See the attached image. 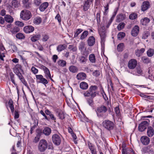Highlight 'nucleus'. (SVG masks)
<instances>
[{"label": "nucleus", "mask_w": 154, "mask_h": 154, "mask_svg": "<svg viewBox=\"0 0 154 154\" xmlns=\"http://www.w3.org/2000/svg\"><path fill=\"white\" fill-rule=\"evenodd\" d=\"M13 71L23 83L26 86H28L26 82L20 73L21 72L23 71L21 66L19 64H17L13 69Z\"/></svg>", "instance_id": "nucleus-1"}, {"label": "nucleus", "mask_w": 154, "mask_h": 154, "mask_svg": "<svg viewBox=\"0 0 154 154\" xmlns=\"http://www.w3.org/2000/svg\"><path fill=\"white\" fill-rule=\"evenodd\" d=\"M98 33L100 36L101 44L102 48L104 47V43L106 37V30L105 28L103 26L98 29Z\"/></svg>", "instance_id": "nucleus-2"}, {"label": "nucleus", "mask_w": 154, "mask_h": 154, "mask_svg": "<svg viewBox=\"0 0 154 154\" xmlns=\"http://www.w3.org/2000/svg\"><path fill=\"white\" fill-rule=\"evenodd\" d=\"M97 87L95 86H92L89 88V90L84 93L85 97L91 96L94 98L96 96V92L95 91L97 90Z\"/></svg>", "instance_id": "nucleus-3"}, {"label": "nucleus", "mask_w": 154, "mask_h": 154, "mask_svg": "<svg viewBox=\"0 0 154 154\" xmlns=\"http://www.w3.org/2000/svg\"><path fill=\"white\" fill-rule=\"evenodd\" d=\"M48 146V143L47 141L44 139L40 140L38 146V150L40 152H44L47 149Z\"/></svg>", "instance_id": "nucleus-4"}, {"label": "nucleus", "mask_w": 154, "mask_h": 154, "mask_svg": "<svg viewBox=\"0 0 154 154\" xmlns=\"http://www.w3.org/2000/svg\"><path fill=\"white\" fill-rule=\"evenodd\" d=\"M31 17L32 15L30 12L27 10H22L20 14V18L25 20H29Z\"/></svg>", "instance_id": "nucleus-5"}, {"label": "nucleus", "mask_w": 154, "mask_h": 154, "mask_svg": "<svg viewBox=\"0 0 154 154\" xmlns=\"http://www.w3.org/2000/svg\"><path fill=\"white\" fill-rule=\"evenodd\" d=\"M107 110L106 108L104 106L97 108L96 110L97 116L99 117H103L104 116L103 113L106 112Z\"/></svg>", "instance_id": "nucleus-6"}, {"label": "nucleus", "mask_w": 154, "mask_h": 154, "mask_svg": "<svg viewBox=\"0 0 154 154\" xmlns=\"http://www.w3.org/2000/svg\"><path fill=\"white\" fill-rule=\"evenodd\" d=\"M103 125L105 128L109 130L113 129L114 127V123L109 120H106L103 121Z\"/></svg>", "instance_id": "nucleus-7"}, {"label": "nucleus", "mask_w": 154, "mask_h": 154, "mask_svg": "<svg viewBox=\"0 0 154 154\" xmlns=\"http://www.w3.org/2000/svg\"><path fill=\"white\" fill-rule=\"evenodd\" d=\"M149 120L148 119L142 122L139 125V130L141 132L143 131L149 125Z\"/></svg>", "instance_id": "nucleus-8"}, {"label": "nucleus", "mask_w": 154, "mask_h": 154, "mask_svg": "<svg viewBox=\"0 0 154 154\" xmlns=\"http://www.w3.org/2000/svg\"><path fill=\"white\" fill-rule=\"evenodd\" d=\"M36 81L37 83H41L44 85H45L48 83L47 79L43 77L41 75H35Z\"/></svg>", "instance_id": "nucleus-9"}, {"label": "nucleus", "mask_w": 154, "mask_h": 154, "mask_svg": "<svg viewBox=\"0 0 154 154\" xmlns=\"http://www.w3.org/2000/svg\"><path fill=\"white\" fill-rule=\"evenodd\" d=\"M53 142L56 145H59L61 143V139L60 136L57 134H54L52 136Z\"/></svg>", "instance_id": "nucleus-10"}, {"label": "nucleus", "mask_w": 154, "mask_h": 154, "mask_svg": "<svg viewBox=\"0 0 154 154\" xmlns=\"http://www.w3.org/2000/svg\"><path fill=\"white\" fill-rule=\"evenodd\" d=\"M93 4V0H86L84 2V3L83 10L87 11L90 8L91 5Z\"/></svg>", "instance_id": "nucleus-11"}, {"label": "nucleus", "mask_w": 154, "mask_h": 154, "mask_svg": "<svg viewBox=\"0 0 154 154\" xmlns=\"http://www.w3.org/2000/svg\"><path fill=\"white\" fill-rule=\"evenodd\" d=\"M137 64V61L135 59H132L129 61L128 63V66L129 69H133L136 67Z\"/></svg>", "instance_id": "nucleus-12"}, {"label": "nucleus", "mask_w": 154, "mask_h": 154, "mask_svg": "<svg viewBox=\"0 0 154 154\" xmlns=\"http://www.w3.org/2000/svg\"><path fill=\"white\" fill-rule=\"evenodd\" d=\"M42 68L44 72L45 75V77L47 79H51L52 80L51 77V75L48 69L44 66H42Z\"/></svg>", "instance_id": "nucleus-13"}, {"label": "nucleus", "mask_w": 154, "mask_h": 154, "mask_svg": "<svg viewBox=\"0 0 154 154\" xmlns=\"http://www.w3.org/2000/svg\"><path fill=\"white\" fill-rule=\"evenodd\" d=\"M139 32V27L137 26H135L132 29L131 31V34L132 36L136 37L138 34Z\"/></svg>", "instance_id": "nucleus-14"}, {"label": "nucleus", "mask_w": 154, "mask_h": 154, "mask_svg": "<svg viewBox=\"0 0 154 154\" xmlns=\"http://www.w3.org/2000/svg\"><path fill=\"white\" fill-rule=\"evenodd\" d=\"M34 30V27L30 25L25 26L23 28V31L26 33H29L32 32Z\"/></svg>", "instance_id": "nucleus-15"}, {"label": "nucleus", "mask_w": 154, "mask_h": 154, "mask_svg": "<svg viewBox=\"0 0 154 154\" xmlns=\"http://www.w3.org/2000/svg\"><path fill=\"white\" fill-rule=\"evenodd\" d=\"M141 141L144 145H148L150 141L149 138L146 136L142 137L140 139Z\"/></svg>", "instance_id": "nucleus-16"}, {"label": "nucleus", "mask_w": 154, "mask_h": 154, "mask_svg": "<svg viewBox=\"0 0 154 154\" xmlns=\"http://www.w3.org/2000/svg\"><path fill=\"white\" fill-rule=\"evenodd\" d=\"M88 45L89 46H93L95 43V38L93 36H90L87 40Z\"/></svg>", "instance_id": "nucleus-17"}, {"label": "nucleus", "mask_w": 154, "mask_h": 154, "mask_svg": "<svg viewBox=\"0 0 154 154\" xmlns=\"http://www.w3.org/2000/svg\"><path fill=\"white\" fill-rule=\"evenodd\" d=\"M150 6L149 2L148 1L143 2L141 6V10L143 11H145L147 10Z\"/></svg>", "instance_id": "nucleus-18"}, {"label": "nucleus", "mask_w": 154, "mask_h": 154, "mask_svg": "<svg viewBox=\"0 0 154 154\" xmlns=\"http://www.w3.org/2000/svg\"><path fill=\"white\" fill-rule=\"evenodd\" d=\"M134 75H140L142 74V71L140 67H137L135 70L132 73Z\"/></svg>", "instance_id": "nucleus-19"}, {"label": "nucleus", "mask_w": 154, "mask_h": 154, "mask_svg": "<svg viewBox=\"0 0 154 154\" xmlns=\"http://www.w3.org/2000/svg\"><path fill=\"white\" fill-rule=\"evenodd\" d=\"M86 77V75L84 72L79 73L76 75V78L79 80H83L85 79Z\"/></svg>", "instance_id": "nucleus-20"}, {"label": "nucleus", "mask_w": 154, "mask_h": 154, "mask_svg": "<svg viewBox=\"0 0 154 154\" xmlns=\"http://www.w3.org/2000/svg\"><path fill=\"white\" fill-rule=\"evenodd\" d=\"M147 134L149 137H152L154 135V130L152 127L150 126L148 127Z\"/></svg>", "instance_id": "nucleus-21"}, {"label": "nucleus", "mask_w": 154, "mask_h": 154, "mask_svg": "<svg viewBox=\"0 0 154 154\" xmlns=\"http://www.w3.org/2000/svg\"><path fill=\"white\" fill-rule=\"evenodd\" d=\"M48 3L47 2H45L42 4L39 7L40 10L41 11H44L48 6Z\"/></svg>", "instance_id": "nucleus-22"}, {"label": "nucleus", "mask_w": 154, "mask_h": 154, "mask_svg": "<svg viewBox=\"0 0 154 154\" xmlns=\"http://www.w3.org/2000/svg\"><path fill=\"white\" fill-rule=\"evenodd\" d=\"M122 154H134V152L132 149L130 148H127L123 150Z\"/></svg>", "instance_id": "nucleus-23"}, {"label": "nucleus", "mask_w": 154, "mask_h": 154, "mask_svg": "<svg viewBox=\"0 0 154 154\" xmlns=\"http://www.w3.org/2000/svg\"><path fill=\"white\" fill-rule=\"evenodd\" d=\"M4 19L6 22L8 23H12L14 21L13 18L9 15H5L4 17Z\"/></svg>", "instance_id": "nucleus-24"}, {"label": "nucleus", "mask_w": 154, "mask_h": 154, "mask_svg": "<svg viewBox=\"0 0 154 154\" xmlns=\"http://www.w3.org/2000/svg\"><path fill=\"white\" fill-rule=\"evenodd\" d=\"M69 71L73 73H76L78 71V68L75 66L71 65L69 67Z\"/></svg>", "instance_id": "nucleus-25"}, {"label": "nucleus", "mask_w": 154, "mask_h": 154, "mask_svg": "<svg viewBox=\"0 0 154 154\" xmlns=\"http://www.w3.org/2000/svg\"><path fill=\"white\" fill-rule=\"evenodd\" d=\"M85 43L83 42H80L79 43V49L81 52L85 50Z\"/></svg>", "instance_id": "nucleus-26"}, {"label": "nucleus", "mask_w": 154, "mask_h": 154, "mask_svg": "<svg viewBox=\"0 0 154 154\" xmlns=\"http://www.w3.org/2000/svg\"><path fill=\"white\" fill-rule=\"evenodd\" d=\"M66 45L65 44L60 45L57 48V50L58 52H61L66 49Z\"/></svg>", "instance_id": "nucleus-27"}, {"label": "nucleus", "mask_w": 154, "mask_h": 154, "mask_svg": "<svg viewBox=\"0 0 154 154\" xmlns=\"http://www.w3.org/2000/svg\"><path fill=\"white\" fill-rule=\"evenodd\" d=\"M109 3H105L103 5V7L105 9L103 14L104 15H106L108 12V10L109 8Z\"/></svg>", "instance_id": "nucleus-28"}, {"label": "nucleus", "mask_w": 154, "mask_h": 154, "mask_svg": "<svg viewBox=\"0 0 154 154\" xmlns=\"http://www.w3.org/2000/svg\"><path fill=\"white\" fill-rule=\"evenodd\" d=\"M51 129L48 127H46L44 128L43 133L46 136L49 135L51 133Z\"/></svg>", "instance_id": "nucleus-29"}, {"label": "nucleus", "mask_w": 154, "mask_h": 154, "mask_svg": "<svg viewBox=\"0 0 154 154\" xmlns=\"http://www.w3.org/2000/svg\"><path fill=\"white\" fill-rule=\"evenodd\" d=\"M88 84L85 82H82L80 84V87L82 89L86 90L88 88Z\"/></svg>", "instance_id": "nucleus-30"}, {"label": "nucleus", "mask_w": 154, "mask_h": 154, "mask_svg": "<svg viewBox=\"0 0 154 154\" xmlns=\"http://www.w3.org/2000/svg\"><path fill=\"white\" fill-rule=\"evenodd\" d=\"M57 63L59 66L62 67H65L66 65V61L63 60H59Z\"/></svg>", "instance_id": "nucleus-31"}, {"label": "nucleus", "mask_w": 154, "mask_h": 154, "mask_svg": "<svg viewBox=\"0 0 154 154\" xmlns=\"http://www.w3.org/2000/svg\"><path fill=\"white\" fill-rule=\"evenodd\" d=\"M150 21V20L147 17H145L142 19L140 20V22L143 25H146Z\"/></svg>", "instance_id": "nucleus-32"}, {"label": "nucleus", "mask_w": 154, "mask_h": 154, "mask_svg": "<svg viewBox=\"0 0 154 154\" xmlns=\"http://www.w3.org/2000/svg\"><path fill=\"white\" fill-rule=\"evenodd\" d=\"M19 28L18 27L15 26L11 28L10 31L12 34H15L19 32Z\"/></svg>", "instance_id": "nucleus-33"}, {"label": "nucleus", "mask_w": 154, "mask_h": 154, "mask_svg": "<svg viewBox=\"0 0 154 154\" xmlns=\"http://www.w3.org/2000/svg\"><path fill=\"white\" fill-rule=\"evenodd\" d=\"M89 59L90 61L92 63H94L96 62V59L95 55L94 54H90L89 57Z\"/></svg>", "instance_id": "nucleus-34"}, {"label": "nucleus", "mask_w": 154, "mask_h": 154, "mask_svg": "<svg viewBox=\"0 0 154 154\" xmlns=\"http://www.w3.org/2000/svg\"><path fill=\"white\" fill-rule=\"evenodd\" d=\"M125 18V17L124 15L122 14H120L117 16L116 21L117 22L119 23L124 20Z\"/></svg>", "instance_id": "nucleus-35"}, {"label": "nucleus", "mask_w": 154, "mask_h": 154, "mask_svg": "<svg viewBox=\"0 0 154 154\" xmlns=\"http://www.w3.org/2000/svg\"><path fill=\"white\" fill-rule=\"evenodd\" d=\"M41 37V35L39 34H37L33 35L31 38V39L33 42H35L37 40L39 39Z\"/></svg>", "instance_id": "nucleus-36"}, {"label": "nucleus", "mask_w": 154, "mask_h": 154, "mask_svg": "<svg viewBox=\"0 0 154 154\" xmlns=\"http://www.w3.org/2000/svg\"><path fill=\"white\" fill-rule=\"evenodd\" d=\"M42 21V18L39 17H37L34 19V23L37 25L40 24Z\"/></svg>", "instance_id": "nucleus-37"}, {"label": "nucleus", "mask_w": 154, "mask_h": 154, "mask_svg": "<svg viewBox=\"0 0 154 154\" xmlns=\"http://www.w3.org/2000/svg\"><path fill=\"white\" fill-rule=\"evenodd\" d=\"M12 5L15 8H17L20 5L18 1L17 0H13L12 2Z\"/></svg>", "instance_id": "nucleus-38"}, {"label": "nucleus", "mask_w": 154, "mask_h": 154, "mask_svg": "<svg viewBox=\"0 0 154 154\" xmlns=\"http://www.w3.org/2000/svg\"><path fill=\"white\" fill-rule=\"evenodd\" d=\"M147 54L148 56L151 57L154 54V49H149L147 51Z\"/></svg>", "instance_id": "nucleus-39"}, {"label": "nucleus", "mask_w": 154, "mask_h": 154, "mask_svg": "<svg viewBox=\"0 0 154 154\" xmlns=\"http://www.w3.org/2000/svg\"><path fill=\"white\" fill-rule=\"evenodd\" d=\"M88 35V32L87 31H85L82 33L80 37V39L81 40L84 39L87 37Z\"/></svg>", "instance_id": "nucleus-40"}, {"label": "nucleus", "mask_w": 154, "mask_h": 154, "mask_svg": "<svg viewBox=\"0 0 154 154\" xmlns=\"http://www.w3.org/2000/svg\"><path fill=\"white\" fill-rule=\"evenodd\" d=\"M125 36V34L124 32H119L117 35V38L119 40H121L124 38Z\"/></svg>", "instance_id": "nucleus-41"}, {"label": "nucleus", "mask_w": 154, "mask_h": 154, "mask_svg": "<svg viewBox=\"0 0 154 154\" xmlns=\"http://www.w3.org/2000/svg\"><path fill=\"white\" fill-rule=\"evenodd\" d=\"M49 38V35L47 34H44L42 35V41L43 42H45L48 41Z\"/></svg>", "instance_id": "nucleus-42"}, {"label": "nucleus", "mask_w": 154, "mask_h": 154, "mask_svg": "<svg viewBox=\"0 0 154 154\" xmlns=\"http://www.w3.org/2000/svg\"><path fill=\"white\" fill-rule=\"evenodd\" d=\"M142 62L145 63H148L150 62V60L149 58L147 57H143L142 58Z\"/></svg>", "instance_id": "nucleus-43"}, {"label": "nucleus", "mask_w": 154, "mask_h": 154, "mask_svg": "<svg viewBox=\"0 0 154 154\" xmlns=\"http://www.w3.org/2000/svg\"><path fill=\"white\" fill-rule=\"evenodd\" d=\"M124 46V44L123 43L119 44L117 47V49L118 51H121L123 50Z\"/></svg>", "instance_id": "nucleus-44"}, {"label": "nucleus", "mask_w": 154, "mask_h": 154, "mask_svg": "<svg viewBox=\"0 0 154 154\" xmlns=\"http://www.w3.org/2000/svg\"><path fill=\"white\" fill-rule=\"evenodd\" d=\"M16 37L19 39H23L25 38V36L24 35L21 33H17L16 35Z\"/></svg>", "instance_id": "nucleus-45"}, {"label": "nucleus", "mask_w": 154, "mask_h": 154, "mask_svg": "<svg viewBox=\"0 0 154 154\" xmlns=\"http://www.w3.org/2000/svg\"><path fill=\"white\" fill-rule=\"evenodd\" d=\"M125 26V23H120L117 26V28L118 30L120 31L123 29Z\"/></svg>", "instance_id": "nucleus-46"}, {"label": "nucleus", "mask_w": 154, "mask_h": 154, "mask_svg": "<svg viewBox=\"0 0 154 154\" xmlns=\"http://www.w3.org/2000/svg\"><path fill=\"white\" fill-rule=\"evenodd\" d=\"M137 17V14L136 13H133L131 14L129 16L130 19L133 20L136 19Z\"/></svg>", "instance_id": "nucleus-47"}, {"label": "nucleus", "mask_w": 154, "mask_h": 154, "mask_svg": "<svg viewBox=\"0 0 154 154\" xmlns=\"http://www.w3.org/2000/svg\"><path fill=\"white\" fill-rule=\"evenodd\" d=\"M82 29H78L76 30V32L75 33L74 37H77L78 35L80 34L82 31Z\"/></svg>", "instance_id": "nucleus-48"}, {"label": "nucleus", "mask_w": 154, "mask_h": 154, "mask_svg": "<svg viewBox=\"0 0 154 154\" xmlns=\"http://www.w3.org/2000/svg\"><path fill=\"white\" fill-rule=\"evenodd\" d=\"M68 49H69L70 51H71L73 52L76 51L77 50L76 47L75 46L70 45L69 46Z\"/></svg>", "instance_id": "nucleus-49"}, {"label": "nucleus", "mask_w": 154, "mask_h": 154, "mask_svg": "<svg viewBox=\"0 0 154 154\" xmlns=\"http://www.w3.org/2000/svg\"><path fill=\"white\" fill-rule=\"evenodd\" d=\"M72 137L73 141L74 143L75 144H76L77 143V137L75 134L74 133H72V134H71Z\"/></svg>", "instance_id": "nucleus-50"}, {"label": "nucleus", "mask_w": 154, "mask_h": 154, "mask_svg": "<svg viewBox=\"0 0 154 154\" xmlns=\"http://www.w3.org/2000/svg\"><path fill=\"white\" fill-rule=\"evenodd\" d=\"M6 52H0V59L2 61H4L3 58L5 57V54H6Z\"/></svg>", "instance_id": "nucleus-51"}, {"label": "nucleus", "mask_w": 154, "mask_h": 154, "mask_svg": "<svg viewBox=\"0 0 154 154\" xmlns=\"http://www.w3.org/2000/svg\"><path fill=\"white\" fill-rule=\"evenodd\" d=\"M87 102L89 106H93L94 104V103L92 99L90 98L88 99L87 100Z\"/></svg>", "instance_id": "nucleus-52"}, {"label": "nucleus", "mask_w": 154, "mask_h": 154, "mask_svg": "<svg viewBox=\"0 0 154 154\" xmlns=\"http://www.w3.org/2000/svg\"><path fill=\"white\" fill-rule=\"evenodd\" d=\"M96 18L97 20V23L98 24L100 23V12H98L97 14Z\"/></svg>", "instance_id": "nucleus-53"}, {"label": "nucleus", "mask_w": 154, "mask_h": 154, "mask_svg": "<svg viewBox=\"0 0 154 154\" xmlns=\"http://www.w3.org/2000/svg\"><path fill=\"white\" fill-rule=\"evenodd\" d=\"M113 20L110 18L106 23V28H108Z\"/></svg>", "instance_id": "nucleus-54"}, {"label": "nucleus", "mask_w": 154, "mask_h": 154, "mask_svg": "<svg viewBox=\"0 0 154 154\" xmlns=\"http://www.w3.org/2000/svg\"><path fill=\"white\" fill-rule=\"evenodd\" d=\"M79 59L80 62L83 63H85L87 60L86 58L83 56H81Z\"/></svg>", "instance_id": "nucleus-55"}, {"label": "nucleus", "mask_w": 154, "mask_h": 154, "mask_svg": "<svg viewBox=\"0 0 154 154\" xmlns=\"http://www.w3.org/2000/svg\"><path fill=\"white\" fill-rule=\"evenodd\" d=\"M31 70L32 73L34 74H37L38 72V69L34 67H32Z\"/></svg>", "instance_id": "nucleus-56"}, {"label": "nucleus", "mask_w": 154, "mask_h": 154, "mask_svg": "<svg viewBox=\"0 0 154 154\" xmlns=\"http://www.w3.org/2000/svg\"><path fill=\"white\" fill-rule=\"evenodd\" d=\"M149 33L148 32H144L142 36V38L143 39H146L149 35Z\"/></svg>", "instance_id": "nucleus-57"}, {"label": "nucleus", "mask_w": 154, "mask_h": 154, "mask_svg": "<svg viewBox=\"0 0 154 154\" xmlns=\"http://www.w3.org/2000/svg\"><path fill=\"white\" fill-rule=\"evenodd\" d=\"M58 116L59 118L61 119H63L64 118V116L63 113L60 112L59 113Z\"/></svg>", "instance_id": "nucleus-58"}, {"label": "nucleus", "mask_w": 154, "mask_h": 154, "mask_svg": "<svg viewBox=\"0 0 154 154\" xmlns=\"http://www.w3.org/2000/svg\"><path fill=\"white\" fill-rule=\"evenodd\" d=\"M15 24L21 27L23 26L24 25V24L23 23L20 21H17L15 22Z\"/></svg>", "instance_id": "nucleus-59"}, {"label": "nucleus", "mask_w": 154, "mask_h": 154, "mask_svg": "<svg viewBox=\"0 0 154 154\" xmlns=\"http://www.w3.org/2000/svg\"><path fill=\"white\" fill-rule=\"evenodd\" d=\"M58 57L57 55H54L52 57V59L53 62L54 63H56L57 60L58 59Z\"/></svg>", "instance_id": "nucleus-60"}, {"label": "nucleus", "mask_w": 154, "mask_h": 154, "mask_svg": "<svg viewBox=\"0 0 154 154\" xmlns=\"http://www.w3.org/2000/svg\"><path fill=\"white\" fill-rule=\"evenodd\" d=\"M19 112L17 110H15L14 113V118L15 119H17L19 118Z\"/></svg>", "instance_id": "nucleus-61"}, {"label": "nucleus", "mask_w": 154, "mask_h": 154, "mask_svg": "<svg viewBox=\"0 0 154 154\" xmlns=\"http://www.w3.org/2000/svg\"><path fill=\"white\" fill-rule=\"evenodd\" d=\"M6 52V51L2 44H0V52Z\"/></svg>", "instance_id": "nucleus-62"}, {"label": "nucleus", "mask_w": 154, "mask_h": 154, "mask_svg": "<svg viewBox=\"0 0 154 154\" xmlns=\"http://www.w3.org/2000/svg\"><path fill=\"white\" fill-rule=\"evenodd\" d=\"M11 48L13 51V52L16 51L17 50V48L14 45H11Z\"/></svg>", "instance_id": "nucleus-63"}, {"label": "nucleus", "mask_w": 154, "mask_h": 154, "mask_svg": "<svg viewBox=\"0 0 154 154\" xmlns=\"http://www.w3.org/2000/svg\"><path fill=\"white\" fill-rule=\"evenodd\" d=\"M100 75V72L98 70H96L93 72V75L96 76H98Z\"/></svg>", "instance_id": "nucleus-64"}]
</instances>
